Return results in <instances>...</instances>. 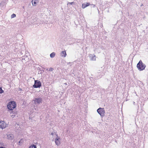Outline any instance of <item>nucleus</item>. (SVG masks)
I'll use <instances>...</instances> for the list:
<instances>
[{
    "instance_id": "f257e3e1",
    "label": "nucleus",
    "mask_w": 148,
    "mask_h": 148,
    "mask_svg": "<svg viewBox=\"0 0 148 148\" xmlns=\"http://www.w3.org/2000/svg\"><path fill=\"white\" fill-rule=\"evenodd\" d=\"M137 67L139 71H141L145 69L146 66L143 63L141 60H140L137 64Z\"/></svg>"
},
{
    "instance_id": "f03ea898",
    "label": "nucleus",
    "mask_w": 148,
    "mask_h": 148,
    "mask_svg": "<svg viewBox=\"0 0 148 148\" xmlns=\"http://www.w3.org/2000/svg\"><path fill=\"white\" fill-rule=\"evenodd\" d=\"M16 106V103L15 102L12 101L10 102L8 104V108L10 110H13Z\"/></svg>"
},
{
    "instance_id": "7ed1b4c3",
    "label": "nucleus",
    "mask_w": 148,
    "mask_h": 148,
    "mask_svg": "<svg viewBox=\"0 0 148 148\" xmlns=\"http://www.w3.org/2000/svg\"><path fill=\"white\" fill-rule=\"evenodd\" d=\"M97 111L101 116H104L105 112L103 108H100L97 110Z\"/></svg>"
},
{
    "instance_id": "20e7f679",
    "label": "nucleus",
    "mask_w": 148,
    "mask_h": 148,
    "mask_svg": "<svg viewBox=\"0 0 148 148\" xmlns=\"http://www.w3.org/2000/svg\"><path fill=\"white\" fill-rule=\"evenodd\" d=\"M41 86V82L38 80L35 81V83L33 87L35 88H40Z\"/></svg>"
},
{
    "instance_id": "39448f33",
    "label": "nucleus",
    "mask_w": 148,
    "mask_h": 148,
    "mask_svg": "<svg viewBox=\"0 0 148 148\" xmlns=\"http://www.w3.org/2000/svg\"><path fill=\"white\" fill-rule=\"evenodd\" d=\"M0 127L2 129L5 128L6 127L5 123L3 121H1L0 122Z\"/></svg>"
},
{
    "instance_id": "423d86ee",
    "label": "nucleus",
    "mask_w": 148,
    "mask_h": 148,
    "mask_svg": "<svg viewBox=\"0 0 148 148\" xmlns=\"http://www.w3.org/2000/svg\"><path fill=\"white\" fill-rule=\"evenodd\" d=\"M35 102L38 103H40L42 102V99L41 98H37L35 99L34 100Z\"/></svg>"
},
{
    "instance_id": "0eeeda50",
    "label": "nucleus",
    "mask_w": 148,
    "mask_h": 148,
    "mask_svg": "<svg viewBox=\"0 0 148 148\" xmlns=\"http://www.w3.org/2000/svg\"><path fill=\"white\" fill-rule=\"evenodd\" d=\"M60 138H59L58 136H57V138L55 139V143L56 145H58L60 144Z\"/></svg>"
},
{
    "instance_id": "6e6552de",
    "label": "nucleus",
    "mask_w": 148,
    "mask_h": 148,
    "mask_svg": "<svg viewBox=\"0 0 148 148\" xmlns=\"http://www.w3.org/2000/svg\"><path fill=\"white\" fill-rule=\"evenodd\" d=\"M7 137L9 139L12 140L13 139L14 136L12 134H10L7 135Z\"/></svg>"
},
{
    "instance_id": "1a4fd4ad",
    "label": "nucleus",
    "mask_w": 148,
    "mask_h": 148,
    "mask_svg": "<svg viewBox=\"0 0 148 148\" xmlns=\"http://www.w3.org/2000/svg\"><path fill=\"white\" fill-rule=\"evenodd\" d=\"M60 55L62 57H65L66 55V54L65 51H62L60 53Z\"/></svg>"
},
{
    "instance_id": "9d476101",
    "label": "nucleus",
    "mask_w": 148,
    "mask_h": 148,
    "mask_svg": "<svg viewBox=\"0 0 148 148\" xmlns=\"http://www.w3.org/2000/svg\"><path fill=\"white\" fill-rule=\"evenodd\" d=\"M90 5V4L88 3H87L86 4L84 3L83 4L82 6V8L83 9H84L86 8V7L89 6Z\"/></svg>"
},
{
    "instance_id": "9b49d317",
    "label": "nucleus",
    "mask_w": 148,
    "mask_h": 148,
    "mask_svg": "<svg viewBox=\"0 0 148 148\" xmlns=\"http://www.w3.org/2000/svg\"><path fill=\"white\" fill-rule=\"evenodd\" d=\"M38 2V0H32V3L33 5L35 6L36 4Z\"/></svg>"
},
{
    "instance_id": "f8f14e48",
    "label": "nucleus",
    "mask_w": 148,
    "mask_h": 148,
    "mask_svg": "<svg viewBox=\"0 0 148 148\" xmlns=\"http://www.w3.org/2000/svg\"><path fill=\"white\" fill-rule=\"evenodd\" d=\"M55 53L54 52H53L50 54V56L51 58H53L55 56Z\"/></svg>"
},
{
    "instance_id": "ddd939ff",
    "label": "nucleus",
    "mask_w": 148,
    "mask_h": 148,
    "mask_svg": "<svg viewBox=\"0 0 148 148\" xmlns=\"http://www.w3.org/2000/svg\"><path fill=\"white\" fill-rule=\"evenodd\" d=\"M29 148H37L36 147V145H31L29 147Z\"/></svg>"
},
{
    "instance_id": "4468645a",
    "label": "nucleus",
    "mask_w": 148,
    "mask_h": 148,
    "mask_svg": "<svg viewBox=\"0 0 148 148\" xmlns=\"http://www.w3.org/2000/svg\"><path fill=\"white\" fill-rule=\"evenodd\" d=\"M16 16V14H13L11 15V18H13L14 17H15Z\"/></svg>"
},
{
    "instance_id": "2eb2a0df",
    "label": "nucleus",
    "mask_w": 148,
    "mask_h": 148,
    "mask_svg": "<svg viewBox=\"0 0 148 148\" xmlns=\"http://www.w3.org/2000/svg\"><path fill=\"white\" fill-rule=\"evenodd\" d=\"M4 91L2 90L1 88L0 87V93H2Z\"/></svg>"
},
{
    "instance_id": "dca6fc26",
    "label": "nucleus",
    "mask_w": 148,
    "mask_h": 148,
    "mask_svg": "<svg viewBox=\"0 0 148 148\" xmlns=\"http://www.w3.org/2000/svg\"><path fill=\"white\" fill-rule=\"evenodd\" d=\"M53 70V68H51V67L50 68H49V71H52Z\"/></svg>"
},
{
    "instance_id": "f3484780",
    "label": "nucleus",
    "mask_w": 148,
    "mask_h": 148,
    "mask_svg": "<svg viewBox=\"0 0 148 148\" xmlns=\"http://www.w3.org/2000/svg\"><path fill=\"white\" fill-rule=\"evenodd\" d=\"M73 3V2H72L69 3L71 5H72Z\"/></svg>"
},
{
    "instance_id": "a211bd4d",
    "label": "nucleus",
    "mask_w": 148,
    "mask_h": 148,
    "mask_svg": "<svg viewBox=\"0 0 148 148\" xmlns=\"http://www.w3.org/2000/svg\"><path fill=\"white\" fill-rule=\"evenodd\" d=\"M0 148H5L4 147H0Z\"/></svg>"
},
{
    "instance_id": "6ab92c4d",
    "label": "nucleus",
    "mask_w": 148,
    "mask_h": 148,
    "mask_svg": "<svg viewBox=\"0 0 148 148\" xmlns=\"http://www.w3.org/2000/svg\"><path fill=\"white\" fill-rule=\"evenodd\" d=\"M12 113H13V112H11V114H12Z\"/></svg>"
},
{
    "instance_id": "aec40b11",
    "label": "nucleus",
    "mask_w": 148,
    "mask_h": 148,
    "mask_svg": "<svg viewBox=\"0 0 148 148\" xmlns=\"http://www.w3.org/2000/svg\"><path fill=\"white\" fill-rule=\"evenodd\" d=\"M20 141H21V140H20L19 142V143H20Z\"/></svg>"
}]
</instances>
